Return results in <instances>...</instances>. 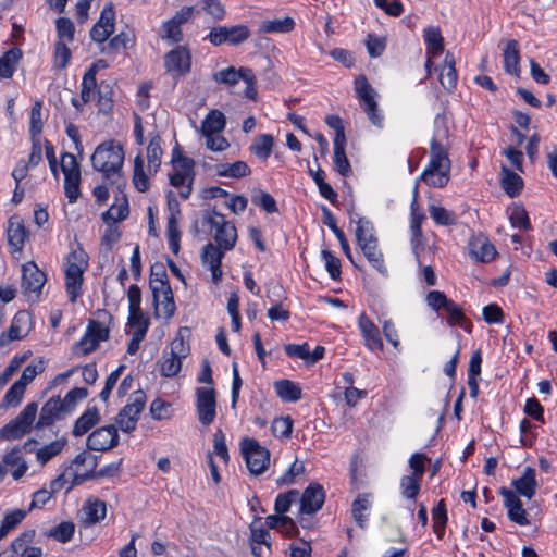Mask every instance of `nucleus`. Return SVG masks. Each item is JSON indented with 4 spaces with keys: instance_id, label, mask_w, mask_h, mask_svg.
<instances>
[{
    "instance_id": "nucleus-1",
    "label": "nucleus",
    "mask_w": 557,
    "mask_h": 557,
    "mask_svg": "<svg viewBox=\"0 0 557 557\" xmlns=\"http://www.w3.org/2000/svg\"><path fill=\"white\" fill-rule=\"evenodd\" d=\"M448 137L445 117L436 116L435 131L430 144V158L419 180L430 187L442 188L450 180V160L443 140Z\"/></svg>"
},
{
    "instance_id": "nucleus-2",
    "label": "nucleus",
    "mask_w": 557,
    "mask_h": 557,
    "mask_svg": "<svg viewBox=\"0 0 557 557\" xmlns=\"http://www.w3.org/2000/svg\"><path fill=\"white\" fill-rule=\"evenodd\" d=\"M125 153L121 144L115 140H106L99 144L92 156L91 165L95 171L102 174L103 181L115 186L119 191L125 185L122 172Z\"/></svg>"
},
{
    "instance_id": "nucleus-3",
    "label": "nucleus",
    "mask_w": 557,
    "mask_h": 557,
    "mask_svg": "<svg viewBox=\"0 0 557 557\" xmlns=\"http://www.w3.org/2000/svg\"><path fill=\"white\" fill-rule=\"evenodd\" d=\"M163 156L161 137L156 134H149V144L147 146L148 171L144 170V159L138 153L134 159L133 184L138 191H146L149 188V175L157 173L161 165Z\"/></svg>"
},
{
    "instance_id": "nucleus-4",
    "label": "nucleus",
    "mask_w": 557,
    "mask_h": 557,
    "mask_svg": "<svg viewBox=\"0 0 557 557\" xmlns=\"http://www.w3.org/2000/svg\"><path fill=\"white\" fill-rule=\"evenodd\" d=\"M87 267V253L81 247L72 248L64 263L65 287L71 302H75L82 294L83 274Z\"/></svg>"
},
{
    "instance_id": "nucleus-5",
    "label": "nucleus",
    "mask_w": 557,
    "mask_h": 557,
    "mask_svg": "<svg viewBox=\"0 0 557 557\" xmlns=\"http://www.w3.org/2000/svg\"><path fill=\"white\" fill-rule=\"evenodd\" d=\"M355 91L370 122L374 126L382 128L384 116L379 110L376 102L377 94L364 76L361 75L355 79Z\"/></svg>"
},
{
    "instance_id": "nucleus-6",
    "label": "nucleus",
    "mask_w": 557,
    "mask_h": 557,
    "mask_svg": "<svg viewBox=\"0 0 557 557\" xmlns=\"http://www.w3.org/2000/svg\"><path fill=\"white\" fill-rule=\"evenodd\" d=\"M203 222L214 232V239L223 250L228 251L235 246L237 240L236 227L223 214L215 211L209 212L205 215Z\"/></svg>"
},
{
    "instance_id": "nucleus-7",
    "label": "nucleus",
    "mask_w": 557,
    "mask_h": 557,
    "mask_svg": "<svg viewBox=\"0 0 557 557\" xmlns=\"http://www.w3.org/2000/svg\"><path fill=\"white\" fill-rule=\"evenodd\" d=\"M240 450L248 470L253 475L263 473L270 463V451L255 438L246 437L240 443Z\"/></svg>"
},
{
    "instance_id": "nucleus-8",
    "label": "nucleus",
    "mask_w": 557,
    "mask_h": 557,
    "mask_svg": "<svg viewBox=\"0 0 557 557\" xmlns=\"http://www.w3.org/2000/svg\"><path fill=\"white\" fill-rule=\"evenodd\" d=\"M188 348L182 337L174 338L170 348L165 349L158 361L160 374L164 377H173L182 369V361L187 356Z\"/></svg>"
},
{
    "instance_id": "nucleus-9",
    "label": "nucleus",
    "mask_w": 557,
    "mask_h": 557,
    "mask_svg": "<svg viewBox=\"0 0 557 557\" xmlns=\"http://www.w3.org/2000/svg\"><path fill=\"white\" fill-rule=\"evenodd\" d=\"M61 170L64 175V190L70 202H75L79 195L81 169L73 153L64 152L61 156Z\"/></svg>"
},
{
    "instance_id": "nucleus-10",
    "label": "nucleus",
    "mask_w": 557,
    "mask_h": 557,
    "mask_svg": "<svg viewBox=\"0 0 557 557\" xmlns=\"http://www.w3.org/2000/svg\"><path fill=\"white\" fill-rule=\"evenodd\" d=\"M37 410L38 405L29 403L12 422L1 428L0 436L4 440H16L25 435L36 418Z\"/></svg>"
},
{
    "instance_id": "nucleus-11",
    "label": "nucleus",
    "mask_w": 557,
    "mask_h": 557,
    "mask_svg": "<svg viewBox=\"0 0 557 557\" xmlns=\"http://www.w3.org/2000/svg\"><path fill=\"white\" fill-rule=\"evenodd\" d=\"M146 396L143 391H136L129 403L119 412L116 424L120 430L131 433L136 429L139 416L145 408Z\"/></svg>"
},
{
    "instance_id": "nucleus-12",
    "label": "nucleus",
    "mask_w": 557,
    "mask_h": 557,
    "mask_svg": "<svg viewBox=\"0 0 557 557\" xmlns=\"http://www.w3.org/2000/svg\"><path fill=\"white\" fill-rule=\"evenodd\" d=\"M108 337V327L100 322L90 321L82 338L74 345L73 351L75 355L79 356L89 355L98 348L101 342L107 341Z\"/></svg>"
},
{
    "instance_id": "nucleus-13",
    "label": "nucleus",
    "mask_w": 557,
    "mask_h": 557,
    "mask_svg": "<svg viewBox=\"0 0 557 557\" xmlns=\"http://www.w3.org/2000/svg\"><path fill=\"white\" fill-rule=\"evenodd\" d=\"M194 161L187 157L173 160V173L170 174V183L180 189L183 198H188L191 193V181L194 177Z\"/></svg>"
},
{
    "instance_id": "nucleus-14",
    "label": "nucleus",
    "mask_w": 557,
    "mask_h": 557,
    "mask_svg": "<svg viewBox=\"0 0 557 557\" xmlns=\"http://www.w3.org/2000/svg\"><path fill=\"white\" fill-rule=\"evenodd\" d=\"M151 293L156 318L164 320L171 319L176 309L171 285L156 282Z\"/></svg>"
},
{
    "instance_id": "nucleus-15",
    "label": "nucleus",
    "mask_w": 557,
    "mask_h": 557,
    "mask_svg": "<svg viewBox=\"0 0 557 557\" xmlns=\"http://www.w3.org/2000/svg\"><path fill=\"white\" fill-rule=\"evenodd\" d=\"M196 410L198 420L203 425H210L216 416V394L213 387L196 389Z\"/></svg>"
},
{
    "instance_id": "nucleus-16",
    "label": "nucleus",
    "mask_w": 557,
    "mask_h": 557,
    "mask_svg": "<svg viewBox=\"0 0 557 557\" xmlns=\"http://www.w3.org/2000/svg\"><path fill=\"white\" fill-rule=\"evenodd\" d=\"M46 282V275L34 262L22 265V290L24 295L35 300L39 297Z\"/></svg>"
},
{
    "instance_id": "nucleus-17",
    "label": "nucleus",
    "mask_w": 557,
    "mask_h": 557,
    "mask_svg": "<svg viewBox=\"0 0 557 557\" xmlns=\"http://www.w3.org/2000/svg\"><path fill=\"white\" fill-rule=\"evenodd\" d=\"M250 36V30L245 25L235 26H219L213 27L208 34V40L214 45L220 46L222 44L240 45L246 41Z\"/></svg>"
},
{
    "instance_id": "nucleus-18",
    "label": "nucleus",
    "mask_w": 557,
    "mask_h": 557,
    "mask_svg": "<svg viewBox=\"0 0 557 557\" xmlns=\"http://www.w3.org/2000/svg\"><path fill=\"white\" fill-rule=\"evenodd\" d=\"M164 64L166 71L173 77H178L188 73L191 64L189 50L186 47H176L166 53Z\"/></svg>"
},
{
    "instance_id": "nucleus-19",
    "label": "nucleus",
    "mask_w": 557,
    "mask_h": 557,
    "mask_svg": "<svg viewBox=\"0 0 557 557\" xmlns=\"http://www.w3.org/2000/svg\"><path fill=\"white\" fill-rule=\"evenodd\" d=\"M117 443L119 434L114 425L98 428L87 438L88 448L96 451L109 450Z\"/></svg>"
},
{
    "instance_id": "nucleus-20",
    "label": "nucleus",
    "mask_w": 557,
    "mask_h": 557,
    "mask_svg": "<svg viewBox=\"0 0 557 557\" xmlns=\"http://www.w3.org/2000/svg\"><path fill=\"white\" fill-rule=\"evenodd\" d=\"M32 329V317L27 311H18L11 323L7 333L0 335V346H4L11 341L24 338Z\"/></svg>"
},
{
    "instance_id": "nucleus-21",
    "label": "nucleus",
    "mask_w": 557,
    "mask_h": 557,
    "mask_svg": "<svg viewBox=\"0 0 557 557\" xmlns=\"http://www.w3.org/2000/svg\"><path fill=\"white\" fill-rule=\"evenodd\" d=\"M424 40L426 45L425 70L431 74L434 67L433 59L438 57L444 50V38L438 27L430 26L424 30Z\"/></svg>"
},
{
    "instance_id": "nucleus-22",
    "label": "nucleus",
    "mask_w": 557,
    "mask_h": 557,
    "mask_svg": "<svg viewBox=\"0 0 557 557\" xmlns=\"http://www.w3.org/2000/svg\"><path fill=\"white\" fill-rule=\"evenodd\" d=\"M115 12L112 4L103 8L99 21L90 30V37L97 42H104L114 32Z\"/></svg>"
},
{
    "instance_id": "nucleus-23",
    "label": "nucleus",
    "mask_w": 557,
    "mask_h": 557,
    "mask_svg": "<svg viewBox=\"0 0 557 557\" xmlns=\"http://www.w3.org/2000/svg\"><path fill=\"white\" fill-rule=\"evenodd\" d=\"M324 491L318 483L310 484L300 498V512L311 515L320 510L324 504Z\"/></svg>"
},
{
    "instance_id": "nucleus-24",
    "label": "nucleus",
    "mask_w": 557,
    "mask_h": 557,
    "mask_svg": "<svg viewBox=\"0 0 557 557\" xmlns=\"http://www.w3.org/2000/svg\"><path fill=\"white\" fill-rule=\"evenodd\" d=\"M225 251L220 246L211 243L207 244L202 249V262L210 270L214 283L220 282L222 278L221 263Z\"/></svg>"
},
{
    "instance_id": "nucleus-25",
    "label": "nucleus",
    "mask_w": 557,
    "mask_h": 557,
    "mask_svg": "<svg viewBox=\"0 0 557 557\" xmlns=\"http://www.w3.org/2000/svg\"><path fill=\"white\" fill-rule=\"evenodd\" d=\"M8 243L12 252H21L25 240L28 238V232L23 220L18 215H13L8 222Z\"/></svg>"
},
{
    "instance_id": "nucleus-26",
    "label": "nucleus",
    "mask_w": 557,
    "mask_h": 557,
    "mask_svg": "<svg viewBox=\"0 0 557 557\" xmlns=\"http://www.w3.org/2000/svg\"><path fill=\"white\" fill-rule=\"evenodd\" d=\"M358 326L364 339V345L372 351L383 349V341L377 326L364 314H360Z\"/></svg>"
},
{
    "instance_id": "nucleus-27",
    "label": "nucleus",
    "mask_w": 557,
    "mask_h": 557,
    "mask_svg": "<svg viewBox=\"0 0 557 557\" xmlns=\"http://www.w3.org/2000/svg\"><path fill=\"white\" fill-rule=\"evenodd\" d=\"M3 467L7 472L10 471L12 478L18 481L24 476L28 470V463L25 460L22 449L18 447L12 448L3 456Z\"/></svg>"
},
{
    "instance_id": "nucleus-28",
    "label": "nucleus",
    "mask_w": 557,
    "mask_h": 557,
    "mask_svg": "<svg viewBox=\"0 0 557 557\" xmlns=\"http://www.w3.org/2000/svg\"><path fill=\"white\" fill-rule=\"evenodd\" d=\"M502 495L504 496V504L509 519L519 525H528L530 522L519 497L509 490H503Z\"/></svg>"
},
{
    "instance_id": "nucleus-29",
    "label": "nucleus",
    "mask_w": 557,
    "mask_h": 557,
    "mask_svg": "<svg viewBox=\"0 0 557 557\" xmlns=\"http://www.w3.org/2000/svg\"><path fill=\"white\" fill-rule=\"evenodd\" d=\"M83 523L86 527L94 525L102 521L107 516V505L98 498H88L82 508Z\"/></svg>"
},
{
    "instance_id": "nucleus-30",
    "label": "nucleus",
    "mask_w": 557,
    "mask_h": 557,
    "mask_svg": "<svg viewBox=\"0 0 557 557\" xmlns=\"http://www.w3.org/2000/svg\"><path fill=\"white\" fill-rule=\"evenodd\" d=\"M470 253L478 261L490 262L494 260L497 251L487 237L478 235L470 242Z\"/></svg>"
},
{
    "instance_id": "nucleus-31",
    "label": "nucleus",
    "mask_w": 557,
    "mask_h": 557,
    "mask_svg": "<svg viewBox=\"0 0 557 557\" xmlns=\"http://www.w3.org/2000/svg\"><path fill=\"white\" fill-rule=\"evenodd\" d=\"M503 64L507 74L520 75V52L517 40H508L503 51Z\"/></svg>"
},
{
    "instance_id": "nucleus-32",
    "label": "nucleus",
    "mask_w": 557,
    "mask_h": 557,
    "mask_svg": "<svg viewBox=\"0 0 557 557\" xmlns=\"http://www.w3.org/2000/svg\"><path fill=\"white\" fill-rule=\"evenodd\" d=\"M129 214L128 201L125 195L117 197L110 208L102 214L106 224H116L124 221Z\"/></svg>"
},
{
    "instance_id": "nucleus-33",
    "label": "nucleus",
    "mask_w": 557,
    "mask_h": 557,
    "mask_svg": "<svg viewBox=\"0 0 557 557\" xmlns=\"http://www.w3.org/2000/svg\"><path fill=\"white\" fill-rule=\"evenodd\" d=\"M64 410V401H62L61 398H50L41 408L37 423L38 426H48L52 424Z\"/></svg>"
},
{
    "instance_id": "nucleus-34",
    "label": "nucleus",
    "mask_w": 557,
    "mask_h": 557,
    "mask_svg": "<svg viewBox=\"0 0 557 557\" xmlns=\"http://www.w3.org/2000/svg\"><path fill=\"white\" fill-rule=\"evenodd\" d=\"M512 485L519 495L529 499L532 498L537 486L535 470L530 467L525 468L522 475L519 479L513 480Z\"/></svg>"
},
{
    "instance_id": "nucleus-35",
    "label": "nucleus",
    "mask_w": 557,
    "mask_h": 557,
    "mask_svg": "<svg viewBox=\"0 0 557 557\" xmlns=\"http://www.w3.org/2000/svg\"><path fill=\"white\" fill-rule=\"evenodd\" d=\"M438 79L446 90H453L457 85L458 74L455 67V58L450 52L445 54L444 63L440 67Z\"/></svg>"
},
{
    "instance_id": "nucleus-36",
    "label": "nucleus",
    "mask_w": 557,
    "mask_h": 557,
    "mask_svg": "<svg viewBox=\"0 0 557 557\" xmlns=\"http://www.w3.org/2000/svg\"><path fill=\"white\" fill-rule=\"evenodd\" d=\"M225 115L219 110H211L201 123L202 136L220 134L225 128Z\"/></svg>"
},
{
    "instance_id": "nucleus-37",
    "label": "nucleus",
    "mask_w": 557,
    "mask_h": 557,
    "mask_svg": "<svg viewBox=\"0 0 557 557\" xmlns=\"http://www.w3.org/2000/svg\"><path fill=\"white\" fill-rule=\"evenodd\" d=\"M372 506V496L370 494H359L352 503V517L360 528L367 525L369 511Z\"/></svg>"
},
{
    "instance_id": "nucleus-38",
    "label": "nucleus",
    "mask_w": 557,
    "mask_h": 557,
    "mask_svg": "<svg viewBox=\"0 0 557 557\" xmlns=\"http://www.w3.org/2000/svg\"><path fill=\"white\" fill-rule=\"evenodd\" d=\"M216 175L230 178H240L250 174L249 165L244 161L218 163L214 165Z\"/></svg>"
},
{
    "instance_id": "nucleus-39",
    "label": "nucleus",
    "mask_w": 557,
    "mask_h": 557,
    "mask_svg": "<svg viewBox=\"0 0 557 557\" xmlns=\"http://www.w3.org/2000/svg\"><path fill=\"white\" fill-rule=\"evenodd\" d=\"M350 222L357 223L355 234L358 245L377 240L376 237L374 236L373 224L368 219L360 218L357 213H351Z\"/></svg>"
},
{
    "instance_id": "nucleus-40",
    "label": "nucleus",
    "mask_w": 557,
    "mask_h": 557,
    "mask_svg": "<svg viewBox=\"0 0 557 557\" xmlns=\"http://www.w3.org/2000/svg\"><path fill=\"white\" fill-rule=\"evenodd\" d=\"M277 396L283 401L295 403L301 398V387L289 380H280L274 383Z\"/></svg>"
},
{
    "instance_id": "nucleus-41",
    "label": "nucleus",
    "mask_w": 557,
    "mask_h": 557,
    "mask_svg": "<svg viewBox=\"0 0 557 557\" xmlns=\"http://www.w3.org/2000/svg\"><path fill=\"white\" fill-rule=\"evenodd\" d=\"M100 420L99 411L96 407H89L85 412L76 420L73 429L75 436H82L86 434L92 426H95Z\"/></svg>"
},
{
    "instance_id": "nucleus-42",
    "label": "nucleus",
    "mask_w": 557,
    "mask_h": 557,
    "mask_svg": "<svg viewBox=\"0 0 557 557\" xmlns=\"http://www.w3.org/2000/svg\"><path fill=\"white\" fill-rule=\"evenodd\" d=\"M502 186L508 196L516 197L523 187V181L517 173L511 172L508 168L503 165Z\"/></svg>"
},
{
    "instance_id": "nucleus-43",
    "label": "nucleus",
    "mask_w": 557,
    "mask_h": 557,
    "mask_svg": "<svg viewBox=\"0 0 557 557\" xmlns=\"http://www.w3.org/2000/svg\"><path fill=\"white\" fill-rule=\"evenodd\" d=\"M346 141L333 143V163L335 171L342 176H348L351 172L349 160L345 152Z\"/></svg>"
},
{
    "instance_id": "nucleus-44",
    "label": "nucleus",
    "mask_w": 557,
    "mask_h": 557,
    "mask_svg": "<svg viewBox=\"0 0 557 557\" xmlns=\"http://www.w3.org/2000/svg\"><path fill=\"white\" fill-rule=\"evenodd\" d=\"M66 445V440L59 438L49 444H46L37 449L36 459L40 465H46L57 455H59Z\"/></svg>"
},
{
    "instance_id": "nucleus-45",
    "label": "nucleus",
    "mask_w": 557,
    "mask_h": 557,
    "mask_svg": "<svg viewBox=\"0 0 557 557\" xmlns=\"http://www.w3.org/2000/svg\"><path fill=\"white\" fill-rule=\"evenodd\" d=\"M28 512L29 510L27 509H14L7 512L0 525V540L14 530L26 518Z\"/></svg>"
},
{
    "instance_id": "nucleus-46",
    "label": "nucleus",
    "mask_w": 557,
    "mask_h": 557,
    "mask_svg": "<svg viewBox=\"0 0 557 557\" xmlns=\"http://www.w3.org/2000/svg\"><path fill=\"white\" fill-rule=\"evenodd\" d=\"M295 27V21L285 16L283 18L265 20L260 24L262 33H288Z\"/></svg>"
},
{
    "instance_id": "nucleus-47",
    "label": "nucleus",
    "mask_w": 557,
    "mask_h": 557,
    "mask_svg": "<svg viewBox=\"0 0 557 557\" xmlns=\"http://www.w3.org/2000/svg\"><path fill=\"white\" fill-rule=\"evenodd\" d=\"M274 138L270 134H261L250 147L251 152L261 160H267L273 149Z\"/></svg>"
},
{
    "instance_id": "nucleus-48",
    "label": "nucleus",
    "mask_w": 557,
    "mask_h": 557,
    "mask_svg": "<svg viewBox=\"0 0 557 557\" xmlns=\"http://www.w3.org/2000/svg\"><path fill=\"white\" fill-rule=\"evenodd\" d=\"M21 57L18 49H11L0 57V77L11 78L15 71V65Z\"/></svg>"
},
{
    "instance_id": "nucleus-49",
    "label": "nucleus",
    "mask_w": 557,
    "mask_h": 557,
    "mask_svg": "<svg viewBox=\"0 0 557 557\" xmlns=\"http://www.w3.org/2000/svg\"><path fill=\"white\" fill-rule=\"evenodd\" d=\"M246 71H250V69L240 67L236 70L234 66H230L218 71L214 74V79L228 86H235L239 81H244V72Z\"/></svg>"
},
{
    "instance_id": "nucleus-50",
    "label": "nucleus",
    "mask_w": 557,
    "mask_h": 557,
    "mask_svg": "<svg viewBox=\"0 0 557 557\" xmlns=\"http://www.w3.org/2000/svg\"><path fill=\"white\" fill-rule=\"evenodd\" d=\"M97 81L95 78V70L88 69L82 79L81 98L83 102L91 101L96 96Z\"/></svg>"
},
{
    "instance_id": "nucleus-51",
    "label": "nucleus",
    "mask_w": 557,
    "mask_h": 557,
    "mask_svg": "<svg viewBox=\"0 0 557 557\" xmlns=\"http://www.w3.org/2000/svg\"><path fill=\"white\" fill-rule=\"evenodd\" d=\"M431 218L438 225H453L457 222V215L454 211L447 210L444 207L431 205L429 208Z\"/></svg>"
},
{
    "instance_id": "nucleus-52",
    "label": "nucleus",
    "mask_w": 557,
    "mask_h": 557,
    "mask_svg": "<svg viewBox=\"0 0 557 557\" xmlns=\"http://www.w3.org/2000/svg\"><path fill=\"white\" fill-rule=\"evenodd\" d=\"M128 326L131 327V333L145 335L150 325L149 318L140 311H132L128 312Z\"/></svg>"
},
{
    "instance_id": "nucleus-53",
    "label": "nucleus",
    "mask_w": 557,
    "mask_h": 557,
    "mask_svg": "<svg viewBox=\"0 0 557 557\" xmlns=\"http://www.w3.org/2000/svg\"><path fill=\"white\" fill-rule=\"evenodd\" d=\"M421 478H418L416 475H404L400 479V492L401 495L407 499H414L419 492H420V484Z\"/></svg>"
},
{
    "instance_id": "nucleus-54",
    "label": "nucleus",
    "mask_w": 557,
    "mask_h": 557,
    "mask_svg": "<svg viewBox=\"0 0 557 557\" xmlns=\"http://www.w3.org/2000/svg\"><path fill=\"white\" fill-rule=\"evenodd\" d=\"M25 391L26 388L22 385V383L20 384L17 382H14L13 385L5 393L1 403V407L5 409L17 407L23 399Z\"/></svg>"
},
{
    "instance_id": "nucleus-55",
    "label": "nucleus",
    "mask_w": 557,
    "mask_h": 557,
    "mask_svg": "<svg viewBox=\"0 0 557 557\" xmlns=\"http://www.w3.org/2000/svg\"><path fill=\"white\" fill-rule=\"evenodd\" d=\"M271 431L275 437L289 438L293 432V420L289 416L278 417L272 421Z\"/></svg>"
},
{
    "instance_id": "nucleus-56",
    "label": "nucleus",
    "mask_w": 557,
    "mask_h": 557,
    "mask_svg": "<svg viewBox=\"0 0 557 557\" xmlns=\"http://www.w3.org/2000/svg\"><path fill=\"white\" fill-rule=\"evenodd\" d=\"M298 497L299 492L297 490H289L286 493L278 494L274 504L275 512L285 516Z\"/></svg>"
},
{
    "instance_id": "nucleus-57",
    "label": "nucleus",
    "mask_w": 557,
    "mask_h": 557,
    "mask_svg": "<svg viewBox=\"0 0 557 557\" xmlns=\"http://www.w3.org/2000/svg\"><path fill=\"white\" fill-rule=\"evenodd\" d=\"M57 41L71 44L74 40L75 27L73 22L66 17H59L55 21Z\"/></svg>"
},
{
    "instance_id": "nucleus-58",
    "label": "nucleus",
    "mask_w": 557,
    "mask_h": 557,
    "mask_svg": "<svg viewBox=\"0 0 557 557\" xmlns=\"http://www.w3.org/2000/svg\"><path fill=\"white\" fill-rule=\"evenodd\" d=\"M159 35L163 40H166L170 44H175L182 40L181 26L176 24L172 18L163 22Z\"/></svg>"
},
{
    "instance_id": "nucleus-59",
    "label": "nucleus",
    "mask_w": 557,
    "mask_h": 557,
    "mask_svg": "<svg viewBox=\"0 0 557 557\" xmlns=\"http://www.w3.org/2000/svg\"><path fill=\"white\" fill-rule=\"evenodd\" d=\"M69 42L55 41L53 66L57 69H65L70 62L72 52L69 48Z\"/></svg>"
},
{
    "instance_id": "nucleus-60",
    "label": "nucleus",
    "mask_w": 557,
    "mask_h": 557,
    "mask_svg": "<svg viewBox=\"0 0 557 557\" xmlns=\"http://www.w3.org/2000/svg\"><path fill=\"white\" fill-rule=\"evenodd\" d=\"M44 370V361L34 360L23 370L21 377L16 382L20 384L22 383V385L26 388L27 385L32 383L34 379Z\"/></svg>"
},
{
    "instance_id": "nucleus-61",
    "label": "nucleus",
    "mask_w": 557,
    "mask_h": 557,
    "mask_svg": "<svg viewBox=\"0 0 557 557\" xmlns=\"http://www.w3.org/2000/svg\"><path fill=\"white\" fill-rule=\"evenodd\" d=\"M75 525L73 522L63 521L53 529H51L49 535L58 540L59 542L66 543L73 537Z\"/></svg>"
},
{
    "instance_id": "nucleus-62",
    "label": "nucleus",
    "mask_w": 557,
    "mask_h": 557,
    "mask_svg": "<svg viewBox=\"0 0 557 557\" xmlns=\"http://www.w3.org/2000/svg\"><path fill=\"white\" fill-rule=\"evenodd\" d=\"M510 223L512 227L520 230H530L531 224L525 209L521 206H516L512 208L509 215Z\"/></svg>"
},
{
    "instance_id": "nucleus-63",
    "label": "nucleus",
    "mask_w": 557,
    "mask_h": 557,
    "mask_svg": "<svg viewBox=\"0 0 557 557\" xmlns=\"http://www.w3.org/2000/svg\"><path fill=\"white\" fill-rule=\"evenodd\" d=\"M305 466L302 462L295 460L288 468V470L276 479L277 485H289L295 482V479L302 474Z\"/></svg>"
},
{
    "instance_id": "nucleus-64",
    "label": "nucleus",
    "mask_w": 557,
    "mask_h": 557,
    "mask_svg": "<svg viewBox=\"0 0 557 557\" xmlns=\"http://www.w3.org/2000/svg\"><path fill=\"white\" fill-rule=\"evenodd\" d=\"M252 202L262 208L268 213L277 211L275 199L267 191L259 190L258 194L252 197Z\"/></svg>"
}]
</instances>
